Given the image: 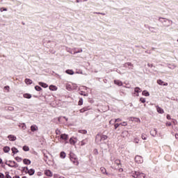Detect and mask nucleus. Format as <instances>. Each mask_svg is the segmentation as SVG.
I'll return each instance as SVG.
<instances>
[{"mask_svg":"<svg viewBox=\"0 0 178 178\" xmlns=\"http://www.w3.org/2000/svg\"><path fill=\"white\" fill-rule=\"evenodd\" d=\"M159 22L161 23L163 27H170L173 24V21L163 17H159Z\"/></svg>","mask_w":178,"mask_h":178,"instance_id":"1","label":"nucleus"},{"mask_svg":"<svg viewBox=\"0 0 178 178\" xmlns=\"http://www.w3.org/2000/svg\"><path fill=\"white\" fill-rule=\"evenodd\" d=\"M105 140H108V136L102 134H98L96 135L95 141L97 144H102Z\"/></svg>","mask_w":178,"mask_h":178,"instance_id":"2","label":"nucleus"},{"mask_svg":"<svg viewBox=\"0 0 178 178\" xmlns=\"http://www.w3.org/2000/svg\"><path fill=\"white\" fill-rule=\"evenodd\" d=\"M132 177L134 178H145V174L135 171L132 172Z\"/></svg>","mask_w":178,"mask_h":178,"instance_id":"3","label":"nucleus"},{"mask_svg":"<svg viewBox=\"0 0 178 178\" xmlns=\"http://www.w3.org/2000/svg\"><path fill=\"white\" fill-rule=\"evenodd\" d=\"M6 165H7V166H9V168H18L19 167L18 163H17L15 161H6Z\"/></svg>","mask_w":178,"mask_h":178,"instance_id":"4","label":"nucleus"},{"mask_svg":"<svg viewBox=\"0 0 178 178\" xmlns=\"http://www.w3.org/2000/svg\"><path fill=\"white\" fill-rule=\"evenodd\" d=\"M70 161L74 163V165H79V160L77 159L76 155H74L73 153L70 154Z\"/></svg>","mask_w":178,"mask_h":178,"instance_id":"5","label":"nucleus"},{"mask_svg":"<svg viewBox=\"0 0 178 178\" xmlns=\"http://www.w3.org/2000/svg\"><path fill=\"white\" fill-rule=\"evenodd\" d=\"M124 67H128L129 70H133V69H134V65H133V63L129 62L125 63L124 64Z\"/></svg>","mask_w":178,"mask_h":178,"instance_id":"6","label":"nucleus"},{"mask_svg":"<svg viewBox=\"0 0 178 178\" xmlns=\"http://www.w3.org/2000/svg\"><path fill=\"white\" fill-rule=\"evenodd\" d=\"M60 140H64V141H65V144H67V140H69V135L63 134L60 135Z\"/></svg>","mask_w":178,"mask_h":178,"instance_id":"7","label":"nucleus"},{"mask_svg":"<svg viewBox=\"0 0 178 178\" xmlns=\"http://www.w3.org/2000/svg\"><path fill=\"white\" fill-rule=\"evenodd\" d=\"M135 162H136V163H143V162H144V159L141 156H136Z\"/></svg>","mask_w":178,"mask_h":178,"instance_id":"8","label":"nucleus"},{"mask_svg":"<svg viewBox=\"0 0 178 178\" xmlns=\"http://www.w3.org/2000/svg\"><path fill=\"white\" fill-rule=\"evenodd\" d=\"M158 133V131H156V129L154 128L153 129H151L150 134L152 136V137H156V134Z\"/></svg>","mask_w":178,"mask_h":178,"instance_id":"9","label":"nucleus"},{"mask_svg":"<svg viewBox=\"0 0 178 178\" xmlns=\"http://www.w3.org/2000/svg\"><path fill=\"white\" fill-rule=\"evenodd\" d=\"M26 170H28V173L29 175V176H33V175H34V173H35V170L33 168L29 170V168L26 167Z\"/></svg>","mask_w":178,"mask_h":178,"instance_id":"10","label":"nucleus"},{"mask_svg":"<svg viewBox=\"0 0 178 178\" xmlns=\"http://www.w3.org/2000/svg\"><path fill=\"white\" fill-rule=\"evenodd\" d=\"M44 175H46V176H48L49 177H52V176H54V174L49 170H46L44 171Z\"/></svg>","mask_w":178,"mask_h":178,"instance_id":"11","label":"nucleus"},{"mask_svg":"<svg viewBox=\"0 0 178 178\" xmlns=\"http://www.w3.org/2000/svg\"><path fill=\"white\" fill-rule=\"evenodd\" d=\"M76 143H77V139H76L74 137L70 138V143L72 145H74Z\"/></svg>","mask_w":178,"mask_h":178,"instance_id":"12","label":"nucleus"},{"mask_svg":"<svg viewBox=\"0 0 178 178\" xmlns=\"http://www.w3.org/2000/svg\"><path fill=\"white\" fill-rule=\"evenodd\" d=\"M87 111H90V106H86L79 110L80 113H84V112H87Z\"/></svg>","mask_w":178,"mask_h":178,"instance_id":"13","label":"nucleus"},{"mask_svg":"<svg viewBox=\"0 0 178 178\" xmlns=\"http://www.w3.org/2000/svg\"><path fill=\"white\" fill-rule=\"evenodd\" d=\"M8 138L10 141H16L17 139L16 136H15L14 135H9L8 136Z\"/></svg>","mask_w":178,"mask_h":178,"instance_id":"14","label":"nucleus"},{"mask_svg":"<svg viewBox=\"0 0 178 178\" xmlns=\"http://www.w3.org/2000/svg\"><path fill=\"white\" fill-rule=\"evenodd\" d=\"M114 83L116 84V86H118L119 87H122V86H123V82L119 80H115Z\"/></svg>","mask_w":178,"mask_h":178,"instance_id":"15","label":"nucleus"},{"mask_svg":"<svg viewBox=\"0 0 178 178\" xmlns=\"http://www.w3.org/2000/svg\"><path fill=\"white\" fill-rule=\"evenodd\" d=\"M141 91H143V90H141V88H138V87H136V88H135V89H134V92H136L137 94H136V93H134V94L136 95V97H138V93H139V92H141Z\"/></svg>","mask_w":178,"mask_h":178,"instance_id":"16","label":"nucleus"},{"mask_svg":"<svg viewBox=\"0 0 178 178\" xmlns=\"http://www.w3.org/2000/svg\"><path fill=\"white\" fill-rule=\"evenodd\" d=\"M157 83H159V86H168V83H165L161 79L157 80Z\"/></svg>","mask_w":178,"mask_h":178,"instance_id":"17","label":"nucleus"},{"mask_svg":"<svg viewBox=\"0 0 178 178\" xmlns=\"http://www.w3.org/2000/svg\"><path fill=\"white\" fill-rule=\"evenodd\" d=\"M121 136L124 138L127 137V136H129V131H123L122 133L121 134Z\"/></svg>","mask_w":178,"mask_h":178,"instance_id":"18","label":"nucleus"},{"mask_svg":"<svg viewBox=\"0 0 178 178\" xmlns=\"http://www.w3.org/2000/svg\"><path fill=\"white\" fill-rule=\"evenodd\" d=\"M156 111H157L158 113H161V114L164 113V111L162 109V108L159 107V106H156Z\"/></svg>","mask_w":178,"mask_h":178,"instance_id":"19","label":"nucleus"},{"mask_svg":"<svg viewBox=\"0 0 178 178\" xmlns=\"http://www.w3.org/2000/svg\"><path fill=\"white\" fill-rule=\"evenodd\" d=\"M86 144H88V138H85L81 141V145H86Z\"/></svg>","mask_w":178,"mask_h":178,"instance_id":"20","label":"nucleus"},{"mask_svg":"<svg viewBox=\"0 0 178 178\" xmlns=\"http://www.w3.org/2000/svg\"><path fill=\"white\" fill-rule=\"evenodd\" d=\"M31 131H37L38 130V127L37 125L34 124L31 127Z\"/></svg>","mask_w":178,"mask_h":178,"instance_id":"21","label":"nucleus"},{"mask_svg":"<svg viewBox=\"0 0 178 178\" xmlns=\"http://www.w3.org/2000/svg\"><path fill=\"white\" fill-rule=\"evenodd\" d=\"M65 73H67V74H70V76H73V74H74L73 70H67Z\"/></svg>","mask_w":178,"mask_h":178,"instance_id":"22","label":"nucleus"},{"mask_svg":"<svg viewBox=\"0 0 178 178\" xmlns=\"http://www.w3.org/2000/svg\"><path fill=\"white\" fill-rule=\"evenodd\" d=\"M49 90H51V91H56V90H58V87L54 85H51L49 86Z\"/></svg>","mask_w":178,"mask_h":178,"instance_id":"23","label":"nucleus"},{"mask_svg":"<svg viewBox=\"0 0 178 178\" xmlns=\"http://www.w3.org/2000/svg\"><path fill=\"white\" fill-rule=\"evenodd\" d=\"M23 162H24V165H30L31 163V161H30L29 159H24L23 160Z\"/></svg>","mask_w":178,"mask_h":178,"instance_id":"24","label":"nucleus"},{"mask_svg":"<svg viewBox=\"0 0 178 178\" xmlns=\"http://www.w3.org/2000/svg\"><path fill=\"white\" fill-rule=\"evenodd\" d=\"M39 86H41V87H43V88H48V84L42 82H39Z\"/></svg>","mask_w":178,"mask_h":178,"instance_id":"25","label":"nucleus"},{"mask_svg":"<svg viewBox=\"0 0 178 178\" xmlns=\"http://www.w3.org/2000/svg\"><path fill=\"white\" fill-rule=\"evenodd\" d=\"M100 170L103 175H108V172H106V169L104 167L100 168Z\"/></svg>","mask_w":178,"mask_h":178,"instance_id":"26","label":"nucleus"},{"mask_svg":"<svg viewBox=\"0 0 178 178\" xmlns=\"http://www.w3.org/2000/svg\"><path fill=\"white\" fill-rule=\"evenodd\" d=\"M142 95H144L145 97H149V92L147 90H143Z\"/></svg>","mask_w":178,"mask_h":178,"instance_id":"27","label":"nucleus"},{"mask_svg":"<svg viewBox=\"0 0 178 178\" xmlns=\"http://www.w3.org/2000/svg\"><path fill=\"white\" fill-rule=\"evenodd\" d=\"M26 84H33V80L30 79H25Z\"/></svg>","mask_w":178,"mask_h":178,"instance_id":"28","label":"nucleus"},{"mask_svg":"<svg viewBox=\"0 0 178 178\" xmlns=\"http://www.w3.org/2000/svg\"><path fill=\"white\" fill-rule=\"evenodd\" d=\"M24 98H27V99H30L31 98V95L29 93L24 94Z\"/></svg>","mask_w":178,"mask_h":178,"instance_id":"29","label":"nucleus"},{"mask_svg":"<svg viewBox=\"0 0 178 178\" xmlns=\"http://www.w3.org/2000/svg\"><path fill=\"white\" fill-rule=\"evenodd\" d=\"M60 156L63 159H65V158H66V153H65L64 152H61L60 154Z\"/></svg>","mask_w":178,"mask_h":178,"instance_id":"30","label":"nucleus"},{"mask_svg":"<svg viewBox=\"0 0 178 178\" xmlns=\"http://www.w3.org/2000/svg\"><path fill=\"white\" fill-rule=\"evenodd\" d=\"M115 165H116L117 166H120V160L119 159H115L114 161Z\"/></svg>","mask_w":178,"mask_h":178,"instance_id":"31","label":"nucleus"},{"mask_svg":"<svg viewBox=\"0 0 178 178\" xmlns=\"http://www.w3.org/2000/svg\"><path fill=\"white\" fill-rule=\"evenodd\" d=\"M19 127H22V129L23 130H26V124H24V123L19 124Z\"/></svg>","mask_w":178,"mask_h":178,"instance_id":"32","label":"nucleus"},{"mask_svg":"<svg viewBox=\"0 0 178 178\" xmlns=\"http://www.w3.org/2000/svg\"><path fill=\"white\" fill-rule=\"evenodd\" d=\"M3 151L4 152H9V151H10V148L8 146H6L3 147Z\"/></svg>","mask_w":178,"mask_h":178,"instance_id":"33","label":"nucleus"},{"mask_svg":"<svg viewBox=\"0 0 178 178\" xmlns=\"http://www.w3.org/2000/svg\"><path fill=\"white\" fill-rule=\"evenodd\" d=\"M13 154H17L19 152V150L16 147H13L12 149Z\"/></svg>","mask_w":178,"mask_h":178,"instance_id":"34","label":"nucleus"},{"mask_svg":"<svg viewBox=\"0 0 178 178\" xmlns=\"http://www.w3.org/2000/svg\"><path fill=\"white\" fill-rule=\"evenodd\" d=\"M168 69H176V65L172 64V65L170 64L168 65Z\"/></svg>","mask_w":178,"mask_h":178,"instance_id":"35","label":"nucleus"},{"mask_svg":"<svg viewBox=\"0 0 178 178\" xmlns=\"http://www.w3.org/2000/svg\"><path fill=\"white\" fill-rule=\"evenodd\" d=\"M79 133H81V134H87V131L85 129H81L79 131Z\"/></svg>","mask_w":178,"mask_h":178,"instance_id":"36","label":"nucleus"},{"mask_svg":"<svg viewBox=\"0 0 178 178\" xmlns=\"http://www.w3.org/2000/svg\"><path fill=\"white\" fill-rule=\"evenodd\" d=\"M23 150L25 151V152L30 151V147L25 145V146L23 147Z\"/></svg>","mask_w":178,"mask_h":178,"instance_id":"37","label":"nucleus"},{"mask_svg":"<svg viewBox=\"0 0 178 178\" xmlns=\"http://www.w3.org/2000/svg\"><path fill=\"white\" fill-rule=\"evenodd\" d=\"M35 90H36V91H41V90H42V88H41V87L36 86H35Z\"/></svg>","mask_w":178,"mask_h":178,"instance_id":"38","label":"nucleus"},{"mask_svg":"<svg viewBox=\"0 0 178 178\" xmlns=\"http://www.w3.org/2000/svg\"><path fill=\"white\" fill-rule=\"evenodd\" d=\"M78 105H79V106H81V105H83V98L79 99Z\"/></svg>","mask_w":178,"mask_h":178,"instance_id":"39","label":"nucleus"},{"mask_svg":"<svg viewBox=\"0 0 178 178\" xmlns=\"http://www.w3.org/2000/svg\"><path fill=\"white\" fill-rule=\"evenodd\" d=\"M72 90H77V85L76 83H72Z\"/></svg>","mask_w":178,"mask_h":178,"instance_id":"40","label":"nucleus"},{"mask_svg":"<svg viewBox=\"0 0 178 178\" xmlns=\"http://www.w3.org/2000/svg\"><path fill=\"white\" fill-rule=\"evenodd\" d=\"M149 30L151 31V33H155V28L154 27H149Z\"/></svg>","mask_w":178,"mask_h":178,"instance_id":"41","label":"nucleus"},{"mask_svg":"<svg viewBox=\"0 0 178 178\" xmlns=\"http://www.w3.org/2000/svg\"><path fill=\"white\" fill-rule=\"evenodd\" d=\"M134 143H135V144H138V143H140V139L136 138L134 140Z\"/></svg>","mask_w":178,"mask_h":178,"instance_id":"42","label":"nucleus"},{"mask_svg":"<svg viewBox=\"0 0 178 178\" xmlns=\"http://www.w3.org/2000/svg\"><path fill=\"white\" fill-rule=\"evenodd\" d=\"M141 138L143 140H147V134H143Z\"/></svg>","mask_w":178,"mask_h":178,"instance_id":"43","label":"nucleus"},{"mask_svg":"<svg viewBox=\"0 0 178 178\" xmlns=\"http://www.w3.org/2000/svg\"><path fill=\"white\" fill-rule=\"evenodd\" d=\"M140 102H142V104H145V98L141 97L140 99Z\"/></svg>","mask_w":178,"mask_h":178,"instance_id":"44","label":"nucleus"},{"mask_svg":"<svg viewBox=\"0 0 178 178\" xmlns=\"http://www.w3.org/2000/svg\"><path fill=\"white\" fill-rule=\"evenodd\" d=\"M73 88L72 86H70V85H67V90H68V91H70V90H73Z\"/></svg>","mask_w":178,"mask_h":178,"instance_id":"45","label":"nucleus"},{"mask_svg":"<svg viewBox=\"0 0 178 178\" xmlns=\"http://www.w3.org/2000/svg\"><path fill=\"white\" fill-rule=\"evenodd\" d=\"M80 52H83V49H79V50L77 51H75L74 54H80Z\"/></svg>","mask_w":178,"mask_h":178,"instance_id":"46","label":"nucleus"},{"mask_svg":"<svg viewBox=\"0 0 178 178\" xmlns=\"http://www.w3.org/2000/svg\"><path fill=\"white\" fill-rule=\"evenodd\" d=\"M8 10V9L7 8H0V11L1 12H6Z\"/></svg>","mask_w":178,"mask_h":178,"instance_id":"47","label":"nucleus"},{"mask_svg":"<svg viewBox=\"0 0 178 178\" xmlns=\"http://www.w3.org/2000/svg\"><path fill=\"white\" fill-rule=\"evenodd\" d=\"M119 126H121L120 124H118V123L115 124V125H114L115 130H116V129H118V127H119Z\"/></svg>","mask_w":178,"mask_h":178,"instance_id":"48","label":"nucleus"},{"mask_svg":"<svg viewBox=\"0 0 178 178\" xmlns=\"http://www.w3.org/2000/svg\"><path fill=\"white\" fill-rule=\"evenodd\" d=\"M6 178H12V177L9 175V172H6Z\"/></svg>","mask_w":178,"mask_h":178,"instance_id":"49","label":"nucleus"},{"mask_svg":"<svg viewBox=\"0 0 178 178\" xmlns=\"http://www.w3.org/2000/svg\"><path fill=\"white\" fill-rule=\"evenodd\" d=\"M121 126H127V123L126 122H123L122 123H120Z\"/></svg>","mask_w":178,"mask_h":178,"instance_id":"50","label":"nucleus"},{"mask_svg":"<svg viewBox=\"0 0 178 178\" xmlns=\"http://www.w3.org/2000/svg\"><path fill=\"white\" fill-rule=\"evenodd\" d=\"M116 122H122V119L120 118H117L114 120V123H116Z\"/></svg>","mask_w":178,"mask_h":178,"instance_id":"51","label":"nucleus"},{"mask_svg":"<svg viewBox=\"0 0 178 178\" xmlns=\"http://www.w3.org/2000/svg\"><path fill=\"white\" fill-rule=\"evenodd\" d=\"M16 161H17L18 162H20L22 161V158L20 157H16L15 158Z\"/></svg>","mask_w":178,"mask_h":178,"instance_id":"52","label":"nucleus"},{"mask_svg":"<svg viewBox=\"0 0 178 178\" xmlns=\"http://www.w3.org/2000/svg\"><path fill=\"white\" fill-rule=\"evenodd\" d=\"M165 125L168 126V127H170V126H172V123L171 122H166Z\"/></svg>","mask_w":178,"mask_h":178,"instance_id":"53","label":"nucleus"},{"mask_svg":"<svg viewBox=\"0 0 178 178\" xmlns=\"http://www.w3.org/2000/svg\"><path fill=\"white\" fill-rule=\"evenodd\" d=\"M56 134L57 135L60 134V131H59L58 129H56Z\"/></svg>","mask_w":178,"mask_h":178,"instance_id":"54","label":"nucleus"},{"mask_svg":"<svg viewBox=\"0 0 178 178\" xmlns=\"http://www.w3.org/2000/svg\"><path fill=\"white\" fill-rule=\"evenodd\" d=\"M9 86H5L4 87V90H6V91H9Z\"/></svg>","mask_w":178,"mask_h":178,"instance_id":"55","label":"nucleus"},{"mask_svg":"<svg viewBox=\"0 0 178 178\" xmlns=\"http://www.w3.org/2000/svg\"><path fill=\"white\" fill-rule=\"evenodd\" d=\"M0 178H5V175L0 172Z\"/></svg>","mask_w":178,"mask_h":178,"instance_id":"56","label":"nucleus"},{"mask_svg":"<svg viewBox=\"0 0 178 178\" xmlns=\"http://www.w3.org/2000/svg\"><path fill=\"white\" fill-rule=\"evenodd\" d=\"M115 123V121H113V120H110V122H109V124H113Z\"/></svg>","mask_w":178,"mask_h":178,"instance_id":"57","label":"nucleus"},{"mask_svg":"<svg viewBox=\"0 0 178 178\" xmlns=\"http://www.w3.org/2000/svg\"><path fill=\"white\" fill-rule=\"evenodd\" d=\"M97 15H102L103 16H105V13H95Z\"/></svg>","mask_w":178,"mask_h":178,"instance_id":"58","label":"nucleus"},{"mask_svg":"<svg viewBox=\"0 0 178 178\" xmlns=\"http://www.w3.org/2000/svg\"><path fill=\"white\" fill-rule=\"evenodd\" d=\"M8 111H13L14 108H13V107L10 106L8 108Z\"/></svg>","mask_w":178,"mask_h":178,"instance_id":"59","label":"nucleus"},{"mask_svg":"<svg viewBox=\"0 0 178 178\" xmlns=\"http://www.w3.org/2000/svg\"><path fill=\"white\" fill-rule=\"evenodd\" d=\"M147 66L148 67H152L154 65L152 64L148 63Z\"/></svg>","mask_w":178,"mask_h":178,"instance_id":"60","label":"nucleus"},{"mask_svg":"<svg viewBox=\"0 0 178 178\" xmlns=\"http://www.w3.org/2000/svg\"><path fill=\"white\" fill-rule=\"evenodd\" d=\"M167 119H168V120H170V115H167Z\"/></svg>","mask_w":178,"mask_h":178,"instance_id":"61","label":"nucleus"},{"mask_svg":"<svg viewBox=\"0 0 178 178\" xmlns=\"http://www.w3.org/2000/svg\"><path fill=\"white\" fill-rule=\"evenodd\" d=\"M175 138H177V139L178 138V134H175Z\"/></svg>","mask_w":178,"mask_h":178,"instance_id":"62","label":"nucleus"},{"mask_svg":"<svg viewBox=\"0 0 178 178\" xmlns=\"http://www.w3.org/2000/svg\"><path fill=\"white\" fill-rule=\"evenodd\" d=\"M111 168H112L113 169H116V167H115V165H112Z\"/></svg>","mask_w":178,"mask_h":178,"instance_id":"63","label":"nucleus"},{"mask_svg":"<svg viewBox=\"0 0 178 178\" xmlns=\"http://www.w3.org/2000/svg\"><path fill=\"white\" fill-rule=\"evenodd\" d=\"M136 122H140V119H139V118H137V119H136Z\"/></svg>","mask_w":178,"mask_h":178,"instance_id":"64","label":"nucleus"}]
</instances>
